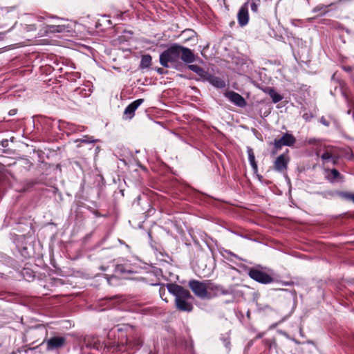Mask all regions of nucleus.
Returning a JSON list of instances; mask_svg holds the SVG:
<instances>
[{
	"instance_id": "7",
	"label": "nucleus",
	"mask_w": 354,
	"mask_h": 354,
	"mask_svg": "<svg viewBox=\"0 0 354 354\" xmlns=\"http://www.w3.org/2000/svg\"><path fill=\"white\" fill-rule=\"evenodd\" d=\"M207 299H210L218 295H225L229 293V291L223 286L213 283L211 280H207Z\"/></svg>"
},
{
	"instance_id": "19",
	"label": "nucleus",
	"mask_w": 354,
	"mask_h": 354,
	"mask_svg": "<svg viewBox=\"0 0 354 354\" xmlns=\"http://www.w3.org/2000/svg\"><path fill=\"white\" fill-rule=\"evenodd\" d=\"M332 5V3L329 4V5H324V4H319V5H317L316 7H315L313 10V12H320V16H323L324 15H326L328 10H327V8L330 6Z\"/></svg>"
},
{
	"instance_id": "10",
	"label": "nucleus",
	"mask_w": 354,
	"mask_h": 354,
	"mask_svg": "<svg viewBox=\"0 0 354 354\" xmlns=\"http://www.w3.org/2000/svg\"><path fill=\"white\" fill-rule=\"evenodd\" d=\"M143 99H138L129 104L124 111V118L131 120L135 115L136 110L143 103Z\"/></svg>"
},
{
	"instance_id": "21",
	"label": "nucleus",
	"mask_w": 354,
	"mask_h": 354,
	"mask_svg": "<svg viewBox=\"0 0 354 354\" xmlns=\"http://www.w3.org/2000/svg\"><path fill=\"white\" fill-rule=\"evenodd\" d=\"M76 142H80L82 143H93L95 142V140L92 136H85L82 138L77 140Z\"/></svg>"
},
{
	"instance_id": "17",
	"label": "nucleus",
	"mask_w": 354,
	"mask_h": 354,
	"mask_svg": "<svg viewBox=\"0 0 354 354\" xmlns=\"http://www.w3.org/2000/svg\"><path fill=\"white\" fill-rule=\"evenodd\" d=\"M187 67L189 70L196 73L197 75L202 77L205 78L206 75H207V73L205 71V70L203 68L198 65L189 64Z\"/></svg>"
},
{
	"instance_id": "32",
	"label": "nucleus",
	"mask_w": 354,
	"mask_h": 354,
	"mask_svg": "<svg viewBox=\"0 0 354 354\" xmlns=\"http://www.w3.org/2000/svg\"><path fill=\"white\" fill-rule=\"evenodd\" d=\"M8 145V140H3L1 142V146L3 147H6Z\"/></svg>"
},
{
	"instance_id": "6",
	"label": "nucleus",
	"mask_w": 354,
	"mask_h": 354,
	"mask_svg": "<svg viewBox=\"0 0 354 354\" xmlns=\"http://www.w3.org/2000/svg\"><path fill=\"white\" fill-rule=\"evenodd\" d=\"M44 344L48 351H53L64 348L66 344V338L62 336H54L45 339Z\"/></svg>"
},
{
	"instance_id": "12",
	"label": "nucleus",
	"mask_w": 354,
	"mask_h": 354,
	"mask_svg": "<svg viewBox=\"0 0 354 354\" xmlns=\"http://www.w3.org/2000/svg\"><path fill=\"white\" fill-rule=\"evenodd\" d=\"M45 32L46 33H55L64 32L68 31V26L65 24L49 25L47 24L45 27Z\"/></svg>"
},
{
	"instance_id": "9",
	"label": "nucleus",
	"mask_w": 354,
	"mask_h": 354,
	"mask_svg": "<svg viewBox=\"0 0 354 354\" xmlns=\"http://www.w3.org/2000/svg\"><path fill=\"white\" fill-rule=\"evenodd\" d=\"M249 1L244 3L240 8L237 14L238 23L241 26H245L249 21Z\"/></svg>"
},
{
	"instance_id": "14",
	"label": "nucleus",
	"mask_w": 354,
	"mask_h": 354,
	"mask_svg": "<svg viewBox=\"0 0 354 354\" xmlns=\"http://www.w3.org/2000/svg\"><path fill=\"white\" fill-rule=\"evenodd\" d=\"M211 84L214 86L223 88L225 86V82L221 78L216 77L207 73V75L205 77Z\"/></svg>"
},
{
	"instance_id": "27",
	"label": "nucleus",
	"mask_w": 354,
	"mask_h": 354,
	"mask_svg": "<svg viewBox=\"0 0 354 354\" xmlns=\"http://www.w3.org/2000/svg\"><path fill=\"white\" fill-rule=\"evenodd\" d=\"M17 24V21H15V23H14V25L11 27L10 29H9L8 31L6 32H0V41L1 40H3L6 36V34L9 32L10 30H12L15 26V25Z\"/></svg>"
},
{
	"instance_id": "25",
	"label": "nucleus",
	"mask_w": 354,
	"mask_h": 354,
	"mask_svg": "<svg viewBox=\"0 0 354 354\" xmlns=\"http://www.w3.org/2000/svg\"><path fill=\"white\" fill-rule=\"evenodd\" d=\"M330 174L332 175V180H335L341 177L340 173L336 169H331Z\"/></svg>"
},
{
	"instance_id": "28",
	"label": "nucleus",
	"mask_w": 354,
	"mask_h": 354,
	"mask_svg": "<svg viewBox=\"0 0 354 354\" xmlns=\"http://www.w3.org/2000/svg\"><path fill=\"white\" fill-rule=\"evenodd\" d=\"M320 122L325 126H329V122L324 118H321Z\"/></svg>"
},
{
	"instance_id": "30",
	"label": "nucleus",
	"mask_w": 354,
	"mask_h": 354,
	"mask_svg": "<svg viewBox=\"0 0 354 354\" xmlns=\"http://www.w3.org/2000/svg\"><path fill=\"white\" fill-rule=\"evenodd\" d=\"M35 25H29L28 30H35Z\"/></svg>"
},
{
	"instance_id": "24",
	"label": "nucleus",
	"mask_w": 354,
	"mask_h": 354,
	"mask_svg": "<svg viewBox=\"0 0 354 354\" xmlns=\"http://www.w3.org/2000/svg\"><path fill=\"white\" fill-rule=\"evenodd\" d=\"M84 342L86 343V346L88 348H96V349L99 348V345H98V344H97V342L95 340H94V343L93 344L88 342V339L87 338L84 339Z\"/></svg>"
},
{
	"instance_id": "2",
	"label": "nucleus",
	"mask_w": 354,
	"mask_h": 354,
	"mask_svg": "<svg viewBox=\"0 0 354 354\" xmlns=\"http://www.w3.org/2000/svg\"><path fill=\"white\" fill-rule=\"evenodd\" d=\"M169 292L175 296V306L180 311L191 312L193 305L188 301L192 299L189 291L183 286L176 283H168L167 285Z\"/></svg>"
},
{
	"instance_id": "13",
	"label": "nucleus",
	"mask_w": 354,
	"mask_h": 354,
	"mask_svg": "<svg viewBox=\"0 0 354 354\" xmlns=\"http://www.w3.org/2000/svg\"><path fill=\"white\" fill-rule=\"evenodd\" d=\"M334 151L335 149L333 147H327L321 156V158L325 162L333 161L335 163L337 160V156L335 154Z\"/></svg>"
},
{
	"instance_id": "35",
	"label": "nucleus",
	"mask_w": 354,
	"mask_h": 354,
	"mask_svg": "<svg viewBox=\"0 0 354 354\" xmlns=\"http://www.w3.org/2000/svg\"><path fill=\"white\" fill-rule=\"evenodd\" d=\"M158 73H160V74H162L163 73V69L160 68L157 70Z\"/></svg>"
},
{
	"instance_id": "16",
	"label": "nucleus",
	"mask_w": 354,
	"mask_h": 354,
	"mask_svg": "<svg viewBox=\"0 0 354 354\" xmlns=\"http://www.w3.org/2000/svg\"><path fill=\"white\" fill-rule=\"evenodd\" d=\"M264 92L270 95L274 103H277L283 99V97L277 93L274 88L268 87L264 90Z\"/></svg>"
},
{
	"instance_id": "26",
	"label": "nucleus",
	"mask_w": 354,
	"mask_h": 354,
	"mask_svg": "<svg viewBox=\"0 0 354 354\" xmlns=\"http://www.w3.org/2000/svg\"><path fill=\"white\" fill-rule=\"evenodd\" d=\"M5 17L6 19H16V15L12 12V11H9V10H7L6 13V15H5Z\"/></svg>"
},
{
	"instance_id": "3",
	"label": "nucleus",
	"mask_w": 354,
	"mask_h": 354,
	"mask_svg": "<svg viewBox=\"0 0 354 354\" xmlns=\"http://www.w3.org/2000/svg\"><path fill=\"white\" fill-rule=\"evenodd\" d=\"M188 285L196 297L201 299H206V297L207 296V292L206 291L207 280L200 281L196 279H192L189 281Z\"/></svg>"
},
{
	"instance_id": "20",
	"label": "nucleus",
	"mask_w": 354,
	"mask_h": 354,
	"mask_svg": "<svg viewBox=\"0 0 354 354\" xmlns=\"http://www.w3.org/2000/svg\"><path fill=\"white\" fill-rule=\"evenodd\" d=\"M340 196L344 198L346 200L351 201L354 203V193H349V192H340L339 194Z\"/></svg>"
},
{
	"instance_id": "33",
	"label": "nucleus",
	"mask_w": 354,
	"mask_h": 354,
	"mask_svg": "<svg viewBox=\"0 0 354 354\" xmlns=\"http://www.w3.org/2000/svg\"><path fill=\"white\" fill-rule=\"evenodd\" d=\"M122 267H123V266H121V265L118 266V267H117V270H119V271H120L121 272H124V271L123 270Z\"/></svg>"
},
{
	"instance_id": "1",
	"label": "nucleus",
	"mask_w": 354,
	"mask_h": 354,
	"mask_svg": "<svg viewBox=\"0 0 354 354\" xmlns=\"http://www.w3.org/2000/svg\"><path fill=\"white\" fill-rule=\"evenodd\" d=\"M180 60L190 64L196 60V56L191 49L178 44H172L160 55V63L166 68L177 67L180 64Z\"/></svg>"
},
{
	"instance_id": "34",
	"label": "nucleus",
	"mask_w": 354,
	"mask_h": 354,
	"mask_svg": "<svg viewBox=\"0 0 354 354\" xmlns=\"http://www.w3.org/2000/svg\"><path fill=\"white\" fill-rule=\"evenodd\" d=\"M16 113V110L15 109H13V110H10V112H9V115H13Z\"/></svg>"
},
{
	"instance_id": "4",
	"label": "nucleus",
	"mask_w": 354,
	"mask_h": 354,
	"mask_svg": "<svg viewBox=\"0 0 354 354\" xmlns=\"http://www.w3.org/2000/svg\"><path fill=\"white\" fill-rule=\"evenodd\" d=\"M296 142L295 136L289 133H285L279 139H274L273 142L274 150L272 154H275L278 150L281 149L283 146L292 147Z\"/></svg>"
},
{
	"instance_id": "22",
	"label": "nucleus",
	"mask_w": 354,
	"mask_h": 354,
	"mask_svg": "<svg viewBox=\"0 0 354 354\" xmlns=\"http://www.w3.org/2000/svg\"><path fill=\"white\" fill-rule=\"evenodd\" d=\"M127 343L132 346L139 347L142 345V341L140 337H136L133 342L130 339H127Z\"/></svg>"
},
{
	"instance_id": "15",
	"label": "nucleus",
	"mask_w": 354,
	"mask_h": 354,
	"mask_svg": "<svg viewBox=\"0 0 354 354\" xmlns=\"http://www.w3.org/2000/svg\"><path fill=\"white\" fill-rule=\"evenodd\" d=\"M247 153L248 155V160H249L250 164L252 167V169L254 171V172L256 173L258 171V167H257V162L255 160V156H254L253 149L250 147H247Z\"/></svg>"
},
{
	"instance_id": "29",
	"label": "nucleus",
	"mask_w": 354,
	"mask_h": 354,
	"mask_svg": "<svg viewBox=\"0 0 354 354\" xmlns=\"http://www.w3.org/2000/svg\"><path fill=\"white\" fill-rule=\"evenodd\" d=\"M312 117H313L312 115H309L308 113H305L303 115V118L304 120H306V121L309 120Z\"/></svg>"
},
{
	"instance_id": "11",
	"label": "nucleus",
	"mask_w": 354,
	"mask_h": 354,
	"mask_svg": "<svg viewBox=\"0 0 354 354\" xmlns=\"http://www.w3.org/2000/svg\"><path fill=\"white\" fill-rule=\"evenodd\" d=\"M225 96L233 104L239 106L244 107L246 106V101L243 97H242L238 93L234 91H227L225 93Z\"/></svg>"
},
{
	"instance_id": "18",
	"label": "nucleus",
	"mask_w": 354,
	"mask_h": 354,
	"mask_svg": "<svg viewBox=\"0 0 354 354\" xmlns=\"http://www.w3.org/2000/svg\"><path fill=\"white\" fill-rule=\"evenodd\" d=\"M151 56L149 55H144L141 57L140 67L142 69L149 68L151 64Z\"/></svg>"
},
{
	"instance_id": "23",
	"label": "nucleus",
	"mask_w": 354,
	"mask_h": 354,
	"mask_svg": "<svg viewBox=\"0 0 354 354\" xmlns=\"http://www.w3.org/2000/svg\"><path fill=\"white\" fill-rule=\"evenodd\" d=\"M249 5L250 6L251 10L253 12L257 13L258 12V9L260 5V1L257 0V1H252L250 3H249Z\"/></svg>"
},
{
	"instance_id": "5",
	"label": "nucleus",
	"mask_w": 354,
	"mask_h": 354,
	"mask_svg": "<svg viewBox=\"0 0 354 354\" xmlns=\"http://www.w3.org/2000/svg\"><path fill=\"white\" fill-rule=\"evenodd\" d=\"M248 275L253 280L263 284L270 283L274 281L270 275L256 268L250 269Z\"/></svg>"
},
{
	"instance_id": "8",
	"label": "nucleus",
	"mask_w": 354,
	"mask_h": 354,
	"mask_svg": "<svg viewBox=\"0 0 354 354\" xmlns=\"http://www.w3.org/2000/svg\"><path fill=\"white\" fill-rule=\"evenodd\" d=\"M290 159L288 156L281 154L279 156L274 162V169L279 173H284L288 169V165Z\"/></svg>"
},
{
	"instance_id": "31",
	"label": "nucleus",
	"mask_w": 354,
	"mask_h": 354,
	"mask_svg": "<svg viewBox=\"0 0 354 354\" xmlns=\"http://www.w3.org/2000/svg\"><path fill=\"white\" fill-rule=\"evenodd\" d=\"M316 142H317V140H316V139H315V138H312V139H310V140H308V143H309V144H315V143H316Z\"/></svg>"
},
{
	"instance_id": "36",
	"label": "nucleus",
	"mask_w": 354,
	"mask_h": 354,
	"mask_svg": "<svg viewBox=\"0 0 354 354\" xmlns=\"http://www.w3.org/2000/svg\"><path fill=\"white\" fill-rule=\"evenodd\" d=\"M162 292L165 293V289H160V295H162ZM162 297V296H161Z\"/></svg>"
}]
</instances>
